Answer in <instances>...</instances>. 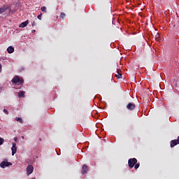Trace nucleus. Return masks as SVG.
I'll return each instance as SVG.
<instances>
[{"label": "nucleus", "mask_w": 179, "mask_h": 179, "mask_svg": "<svg viewBox=\"0 0 179 179\" xmlns=\"http://www.w3.org/2000/svg\"><path fill=\"white\" fill-rule=\"evenodd\" d=\"M31 32H36V29H32Z\"/></svg>", "instance_id": "b1692460"}, {"label": "nucleus", "mask_w": 179, "mask_h": 179, "mask_svg": "<svg viewBox=\"0 0 179 179\" xmlns=\"http://www.w3.org/2000/svg\"><path fill=\"white\" fill-rule=\"evenodd\" d=\"M3 143H4V138H3L2 137H0V145L3 144Z\"/></svg>", "instance_id": "6ab92c4d"}, {"label": "nucleus", "mask_w": 179, "mask_h": 179, "mask_svg": "<svg viewBox=\"0 0 179 179\" xmlns=\"http://www.w3.org/2000/svg\"><path fill=\"white\" fill-rule=\"evenodd\" d=\"M29 24V20H27V21H24V22H22L20 25V27L21 28H24L25 27L27 26V24Z\"/></svg>", "instance_id": "9d476101"}, {"label": "nucleus", "mask_w": 179, "mask_h": 179, "mask_svg": "<svg viewBox=\"0 0 179 179\" xmlns=\"http://www.w3.org/2000/svg\"><path fill=\"white\" fill-rule=\"evenodd\" d=\"M88 171V166L87 165H83L82 168V174H86Z\"/></svg>", "instance_id": "6e6552de"}, {"label": "nucleus", "mask_w": 179, "mask_h": 179, "mask_svg": "<svg viewBox=\"0 0 179 179\" xmlns=\"http://www.w3.org/2000/svg\"><path fill=\"white\" fill-rule=\"evenodd\" d=\"M15 120H17V122H20V123H23V120L22 117H15Z\"/></svg>", "instance_id": "dca6fc26"}, {"label": "nucleus", "mask_w": 179, "mask_h": 179, "mask_svg": "<svg viewBox=\"0 0 179 179\" xmlns=\"http://www.w3.org/2000/svg\"><path fill=\"white\" fill-rule=\"evenodd\" d=\"M41 11H43L44 13H47V7L43 6L41 8Z\"/></svg>", "instance_id": "f3484780"}, {"label": "nucleus", "mask_w": 179, "mask_h": 179, "mask_svg": "<svg viewBox=\"0 0 179 179\" xmlns=\"http://www.w3.org/2000/svg\"><path fill=\"white\" fill-rule=\"evenodd\" d=\"M65 17H66V14L64 13H61L60 18H62V20H64V18H65Z\"/></svg>", "instance_id": "a211bd4d"}, {"label": "nucleus", "mask_w": 179, "mask_h": 179, "mask_svg": "<svg viewBox=\"0 0 179 179\" xmlns=\"http://www.w3.org/2000/svg\"><path fill=\"white\" fill-rule=\"evenodd\" d=\"M117 78H122V74L120 73V70H117V74L115 75Z\"/></svg>", "instance_id": "2eb2a0df"}, {"label": "nucleus", "mask_w": 179, "mask_h": 179, "mask_svg": "<svg viewBox=\"0 0 179 179\" xmlns=\"http://www.w3.org/2000/svg\"><path fill=\"white\" fill-rule=\"evenodd\" d=\"M155 39L159 42H162V39L160 38V34H156Z\"/></svg>", "instance_id": "f8f14e48"}, {"label": "nucleus", "mask_w": 179, "mask_h": 179, "mask_svg": "<svg viewBox=\"0 0 179 179\" xmlns=\"http://www.w3.org/2000/svg\"><path fill=\"white\" fill-rule=\"evenodd\" d=\"M13 145L11 147L12 150V155H15V154L17 152V147L16 143H13Z\"/></svg>", "instance_id": "423d86ee"}, {"label": "nucleus", "mask_w": 179, "mask_h": 179, "mask_svg": "<svg viewBox=\"0 0 179 179\" xmlns=\"http://www.w3.org/2000/svg\"><path fill=\"white\" fill-rule=\"evenodd\" d=\"M136 163H137V158H129L128 159V166L129 169H134Z\"/></svg>", "instance_id": "f03ea898"}, {"label": "nucleus", "mask_w": 179, "mask_h": 179, "mask_svg": "<svg viewBox=\"0 0 179 179\" xmlns=\"http://www.w3.org/2000/svg\"><path fill=\"white\" fill-rule=\"evenodd\" d=\"M3 112H4V113H6V115H8V113H9L8 109H6V108L3 109Z\"/></svg>", "instance_id": "aec40b11"}, {"label": "nucleus", "mask_w": 179, "mask_h": 179, "mask_svg": "<svg viewBox=\"0 0 179 179\" xmlns=\"http://www.w3.org/2000/svg\"><path fill=\"white\" fill-rule=\"evenodd\" d=\"M24 82V81L23 78H22L19 76H15V77H13V78L12 79V83H14L15 84H23Z\"/></svg>", "instance_id": "f257e3e1"}, {"label": "nucleus", "mask_w": 179, "mask_h": 179, "mask_svg": "<svg viewBox=\"0 0 179 179\" xmlns=\"http://www.w3.org/2000/svg\"><path fill=\"white\" fill-rule=\"evenodd\" d=\"M34 179H36V178H34Z\"/></svg>", "instance_id": "393cba45"}, {"label": "nucleus", "mask_w": 179, "mask_h": 179, "mask_svg": "<svg viewBox=\"0 0 179 179\" xmlns=\"http://www.w3.org/2000/svg\"><path fill=\"white\" fill-rule=\"evenodd\" d=\"M7 52L8 53H13V52H15V48H13V46H8V48H7Z\"/></svg>", "instance_id": "9b49d317"}, {"label": "nucleus", "mask_w": 179, "mask_h": 179, "mask_svg": "<svg viewBox=\"0 0 179 179\" xmlns=\"http://www.w3.org/2000/svg\"><path fill=\"white\" fill-rule=\"evenodd\" d=\"M31 25H32V27H36V21H33V22H31Z\"/></svg>", "instance_id": "412c9836"}, {"label": "nucleus", "mask_w": 179, "mask_h": 179, "mask_svg": "<svg viewBox=\"0 0 179 179\" xmlns=\"http://www.w3.org/2000/svg\"><path fill=\"white\" fill-rule=\"evenodd\" d=\"M1 70H2V64H1V63L0 62V73H1Z\"/></svg>", "instance_id": "5701e85b"}, {"label": "nucleus", "mask_w": 179, "mask_h": 179, "mask_svg": "<svg viewBox=\"0 0 179 179\" xmlns=\"http://www.w3.org/2000/svg\"><path fill=\"white\" fill-rule=\"evenodd\" d=\"M18 96L19 98H22V96H24V91H20V92H18Z\"/></svg>", "instance_id": "4468645a"}, {"label": "nucleus", "mask_w": 179, "mask_h": 179, "mask_svg": "<svg viewBox=\"0 0 179 179\" xmlns=\"http://www.w3.org/2000/svg\"><path fill=\"white\" fill-rule=\"evenodd\" d=\"M9 166H12V162L2 161V162L0 163V167H1V169H6V167H9Z\"/></svg>", "instance_id": "7ed1b4c3"}, {"label": "nucleus", "mask_w": 179, "mask_h": 179, "mask_svg": "<svg viewBox=\"0 0 179 179\" xmlns=\"http://www.w3.org/2000/svg\"><path fill=\"white\" fill-rule=\"evenodd\" d=\"M135 108H136L135 103H132L131 102H129L127 105V108L129 109V110H133L134 109H135Z\"/></svg>", "instance_id": "0eeeda50"}, {"label": "nucleus", "mask_w": 179, "mask_h": 179, "mask_svg": "<svg viewBox=\"0 0 179 179\" xmlns=\"http://www.w3.org/2000/svg\"><path fill=\"white\" fill-rule=\"evenodd\" d=\"M139 167H140V162H138V161H136V162L134 164L135 170H138V169H139Z\"/></svg>", "instance_id": "ddd939ff"}, {"label": "nucleus", "mask_w": 179, "mask_h": 179, "mask_svg": "<svg viewBox=\"0 0 179 179\" xmlns=\"http://www.w3.org/2000/svg\"><path fill=\"white\" fill-rule=\"evenodd\" d=\"M8 7L7 6H3V7L0 8V14H2L3 13H6L7 11Z\"/></svg>", "instance_id": "1a4fd4ad"}, {"label": "nucleus", "mask_w": 179, "mask_h": 179, "mask_svg": "<svg viewBox=\"0 0 179 179\" xmlns=\"http://www.w3.org/2000/svg\"><path fill=\"white\" fill-rule=\"evenodd\" d=\"M34 170V168L33 165H28L27 168V176H30V174H32Z\"/></svg>", "instance_id": "20e7f679"}, {"label": "nucleus", "mask_w": 179, "mask_h": 179, "mask_svg": "<svg viewBox=\"0 0 179 179\" xmlns=\"http://www.w3.org/2000/svg\"><path fill=\"white\" fill-rule=\"evenodd\" d=\"M177 144H179V136H178V138H175L174 140H171L170 141L171 147H175V145H177Z\"/></svg>", "instance_id": "39448f33"}, {"label": "nucleus", "mask_w": 179, "mask_h": 179, "mask_svg": "<svg viewBox=\"0 0 179 179\" xmlns=\"http://www.w3.org/2000/svg\"><path fill=\"white\" fill-rule=\"evenodd\" d=\"M41 17H42V14H39V15H38V19L41 20Z\"/></svg>", "instance_id": "4be33fe9"}]
</instances>
